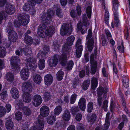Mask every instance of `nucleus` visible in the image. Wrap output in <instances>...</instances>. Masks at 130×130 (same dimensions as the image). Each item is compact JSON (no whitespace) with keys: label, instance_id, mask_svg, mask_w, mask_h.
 Here are the masks:
<instances>
[{"label":"nucleus","instance_id":"nucleus-51","mask_svg":"<svg viewBox=\"0 0 130 130\" xmlns=\"http://www.w3.org/2000/svg\"><path fill=\"white\" fill-rule=\"evenodd\" d=\"M73 65L74 63L72 60H71L69 61L67 63V69L69 70L71 69L73 67Z\"/></svg>","mask_w":130,"mask_h":130},{"label":"nucleus","instance_id":"nucleus-54","mask_svg":"<svg viewBox=\"0 0 130 130\" xmlns=\"http://www.w3.org/2000/svg\"><path fill=\"white\" fill-rule=\"evenodd\" d=\"M53 46L56 50L58 49L59 48L60 45L57 41L56 40L54 41L53 43Z\"/></svg>","mask_w":130,"mask_h":130},{"label":"nucleus","instance_id":"nucleus-55","mask_svg":"<svg viewBox=\"0 0 130 130\" xmlns=\"http://www.w3.org/2000/svg\"><path fill=\"white\" fill-rule=\"evenodd\" d=\"M110 125V123L109 121H107V120H105V123L104 124V130H107L109 127Z\"/></svg>","mask_w":130,"mask_h":130},{"label":"nucleus","instance_id":"nucleus-27","mask_svg":"<svg viewBox=\"0 0 130 130\" xmlns=\"http://www.w3.org/2000/svg\"><path fill=\"white\" fill-rule=\"evenodd\" d=\"M5 125L8 130H11L13 126V123L11 120L8 119L6 122Z\"/></svg>","mask_w":130,"mask_h":130},{"label":"nucleus","instance_id":"nucleus-4","mask_svg":"<svg viewBox=\"0 0 130 130\" xmlns=\"http://www.w3.org/2000/svg\"><path fill=\"white\" fill-rule=\"evenodd\" d=\"M92 32L90 29L88 30V34L86 38V45L87 46L88 51L91 52L93 47L94 39L92 37Z\"/></svg>","mask_w":130,"mask_h":130},{"label":"nucleus","instance_id":"nucleus-60","mask_svg":"<svg viewBox=\"0 0 130 130\" xmlns=\"http://www.w3.org/2000/svg\"><path fill=\"white\" fill-rule=\"evenodd\" d=\"M83 18L84 20V24L86 26H87L89 25V22L87 21V22L86 19V14H84L83 16Z\"/></svg>","mask_w":130,"mask_h":130},{"label":"nucleus","instance_id":"nucleus-58","mask_svg":"<svg viewBox=\"0 0 130 130\" xmlns=\"http://www.w3.org/2000/svg\"><path fill=\"white\" fill-rule=\"evenodd\" d=\"M14 26L16 27H19L21 25L20 22L19 21V19L18 20H15L14 22Z\"/></svg>","mask_w":130,"mask_h":130},{"label":"nucleus","instance_id":"nucleus-17","mask_svg":"<svg viewBox=\"0 0 130 130\" xmlns=\"http://www.w3.org/2000/svg\"><path fill=\"white\" fill-rule=\"evenodd\" d=\"M5 11L8 14H13L15 11L14 7L11 4H7L5 6Z\"/></svg>","mask_w":130,"mask_h":130},{"label":"nucleus","instance_id":"nucleus-22","mask_svg":"<svg viewBox=\"0 0 130 130\" xmlns=\"http://www.w3.org/2000/svg\"><path fill=\"white\" fill-rule=\"evenodd\" d=\"M86 100L83 98L80 99L78 103V105L80 109L82 111H84L86 107Z\"/></svg>","mask_w":130,"mask_h":130},{"label":"nucleus","instance_id":"nucleus-44","mask_svg":"<svg viewBox=\"0 0 130 130\" xmlns=\"http://www.w3.org/2000/svg\"><path fill=\"white\" fill-rule=\"evenodd\" d=\"M79 110V109L77 106H73L71 109V113L73 115H75L76 113Z\"/></svg>","mask_w":130,"mask_h":130},{"label":"nucleus","instance_id":"nucleus-31","mask_svg":"<svg viewBox=\"0 0 130 130\" xmlns=\"http://www.w3.org/2000/svg\"><path fill=\"white\" fill-rule=\"evenodd\" d=\"M25 42L28 45L31 44L33 42V40L31 37L29 36H26L24 39Z\"/></svg>","mask_w":130,"mask_h":130},{"label":"nucleus","instance_id":"nucleus-50","mask_svg":"<svg viewBox=\"0 0 130 130\" xmlns=\"http://www.w3.org/2000/svg\"><path fill=\"white\" fill-rule=\"evenodd\" d=\"M91 73L92 74H94L96 71L97 64H91Z\"/></svg>","mask_w":130,"mask_h":130},{"label":"nucleus","instance_id":"nucleus-59","mask_svg":"<svg viewBox=\"0 0 130 130\" xmlns=\"http://www.w3.org/2000/svg\"><path fill=\"white\" fill-rule=\"evenodd\" d=\"M108 101L106 100L104 101L103 105V108L104 109L105 111H107V108L108 106Z\"/></svg>","mask_w":130,"mask_h":130},{"label":"nucleus","instance_id":"nucleus-52","mask_svg":"<svg viewBox=\"0 0 130 130\" xmlns=\"http://www.w3.org/2000/svg\"><path fill=\"white\" fill-rule=\"evenodd\" d=\"M86 12L88 17L90 18L91 17V7L90 6L88 7L86 9Z\"/></svg>","mask_w":130,"mask_h":130},{"label":"nucleus","instance_id":"nucleus-49","mask_svg":"<svg viewBox=\"0 0 130 130\" xmlns=\"http://www.w3.org/2000/svg\"><path fill=\"white\" fill-rule=\"evenodd\" d=\"M93 103L91 102H89L87 105V111L88 112L90 113L92 112L93 108Z\"/></svg>","mask_w":130,"mask_h":130},{"label":"nucleus","instance_id":"nucleus-39","mask_svg":"<svg viewBox=\"0 0 130 130\" xmlns=\"http://www.w3.org/2000/svg\"><path fill=\"white\" fill-rule=\"evenodd\" d=\"M90 83V80H86L82 84V88L85 90H87L89 85Z\"/></svg>","mask_w":130,"mask_h":130},{"label":"nucleus","instance_id":"nucleus-61","mask_svg":"<svg viewBox=\"0 0 130 130\" xmlns=\"http://www.w3.org/2000/svg\"><path fill=\"white\" fill-rule=\"evenodd\" d=\"M82 117V115L81 114L78 113L76 116V119L77 121H79L81 120Z\"/></svg>","mask_w":130,"mask_h":130},{"label":"nucleus","instance_id":"nucleus-46","mask_svg":"<svg viewBox=\"0 0 130 130\" xmlns=\"http://www.w3.org/2000/svg\"><path fill=\"white\" fill-rule=\"evenodd\" d=\"M77 95L76 94L74 93L71 96L70 99V103L71 104L74 103L76 99Z\"/></svg>","mask_w":130,"mask_h":130},{"label":"nucleus","instance_id":"nucleus-25","mask_svg":"<svg viewBox=\"0 0 130 130\" xmlns=\"http://www.w3.org/2000/svg\"><path fill=\"white\" fill-rule=\"evenodd\" d=\"M114 22L111 23V26L113 28H114V26L117 27L119 23L118 12H114Z\"/></svg>","mask_w":130,"mask_h":130},{"label":"nucleus","instance_id":"nucleus-40","mask_svg":"<svg viewBox=\"0 0 130 130\" xmlns=\"http://www.w3.org/2000/svg\"><path fill=\"white\" fill-rule=\"evenodd\" d=\"M63 72L61 70H60L57 74V79L59 81L63 79Z\"/></svg>","mask_w":130,"mask_h":130},{"label":"nucleus","instance_id":"nucleus-42","mask_svg":"<svg viewBox=\"0 0 130 130\" xmlns=\"http://www.w3.org/2000/svg\"><path fill=\"white\" fill-rule=\"evenodd\" d=\"M62 110V108L60 106H57L55 108L54 110V113L55 115H59Z\"/></svg>","mask_w":130,"mask_h":130},{"label":"nucleus","instance_id":"nucleus-5","mask_svg":"<svg viewBox=\"0 0 130 130\" xmlns=\"http://www.w3.org/2000/svg\"><path fill=\"white\" fill-rule=\"evenodd\" d=\"M37 60L34 57L32 56L26 59V65L27 67L31 70H35L37 67L36 64Z\"/></svg>","mask_w":130,"mask_h":130},{"label":"nucleus","instance_id":"nucleus-14","mask_svg":"<svg viewBox=\"0 0 130 130\" xmlns=\"http://www.w3.org/2000/svg\"><path fill=\"white\" fill-rule=\"evenodd\" d=\"M22 89L24 91L31 92L32 91V87L31 83L26 82L23 83L22 85Z\"/></svg>","mask_w":130,"mask_h":130},{"label":"nucleus","instance_id":"nucleus-64","mask_svg":"<svg viewBox=\"0 0 130 130\" xmlns=\"http://www.w3.org/2000/svg\"><path fill=\"white\" fill-rule=\"evenodd\" d=\"M105 31L107 37H110V38L111 37V35L108 29H105Z\"/></svg>","mask_w":130,"mask_h":130},{"label":"nucleus","instance_id":"nucleus-16","mask_svg":"<svg viewBox=\"0 0 130 130\" xmlns=\"http://www.w3.org/2000/svg\"><path fill=\"white\" fill-rule=\"evenodd\" d=\"M20 61V59L17 56H12L11 59V63L12 67L13 69H16L19 67L18 64L17 62H18Z\"/></svg>","mask_w":130,"mask_h":130},{"label":"nucleus","instance_id":"nucleus-37","mask_svg":"<svg viewBox=\"0 0 130 130\" xmlns=\"http://www.w3.org/2000/svg\"><path fill=\"white\" fill-rule=\"evenodd\" d=\"M56 119V116L51 115L47 118V122L50 124H52L54 123Z\"/></svg>","mask_w":130,"mask_h":130},{"label":"nucleus","instance_id":"nucleus-8","mask_svg":"<svg viewBox=\"0 0 130 130\" xmlns=\"http://www.w3.org/2000/svg\"><path fill=\"white\" fill-rule=\"evenodd\" d=\"M107 89L106 88L100 87L98 89V104L100 106L101 104V99L107 93Z\"/></svg>","mask_w":130,"mask_h":130},{"label":"nucleus","instance_id":"nucleus-7","mask_svg":"<svg viewBox=\"0 0 130 130\" xmlns=\"http://www.w3.org/2000/svg\"><path fill=\"white\" fill-rule=\"evenodd\" d=\"M75 39V37L72 35L68 37L66 40V43L62 48L63 50L64 51H68L70 49V46L73 44Z\"/></svg>","mask_w":130,"mask_h":130},{"label":"nucleus","instance_id":"nucleus-2","mask_svg":"<svg viewBox=\"0 0 130 130\" xmlns=\"http://www.w3.org/2000/svg\"><path fill=\"white\" fill-rule=\"evenodd\" d=\"M59 58V61L62 66H64L67 61V56L66 54H62L60 57L57 55H54L52 59L50 60L49 61V65L51 67L55 66L58 64V60Z\"/></svg>","mask_w":130,"mask_h":130},{"label":"nucleus","instance_id":"nucleus-24","mask_svg":"<svg viewBox=\"0 0 130 130\" xmlns=\"http://www.w3.org/2000/svg\"><path fill=\"white\" fill-rule=\"evenodd\" d=\"M44 53L41 52H40L37 54V57L40 58H43L45 55L49 51V48L48 46H44L43 48Z\"/></svg>","mask_w":130,"mask_h":130},{"label":"nucleus","instance_id":"nucleus-56","mask_svg":"<svg viewBox=\"0 0 130 130\" xmlns=\"http://www.w3.org/2000/svg\"><path fill=\"white\" fill-rule=\"evenodd\" d=\"M102 73L104 77H107L109 75L108 72H107L105 68H103L102 69Z\"/></svg>","mask_w":130,"mask_h":130},{"label":"nucleus","instance_id":"nucleus-26","mask_svg":"<svg viewBox=\"0 0 130 130\" xmlns=\"http://www.w3.org/2000/svg\"><path fill=\"white\" fill-rule=\"evenodd\" d=\"M32 79L34 82L37 84L40 83L42 80L41 76L39 75L36 74H35L33 75Z\"/></svg>","mask_w":130,"mask_h":130},{"label":"nucleus","instance_id":"nucleus-48","mask_svg":"<svg viewBox=\"0 0 130 130\" xmlns=\"http://www.w3.org/2000/svg\"><path fill=\"white\" fill-rule=\"evenodd\" d=\"M22 117V114L20 112L18 111L15 114V118L17 120H21Z\"/></svg>","mask_w":130,"mask_h":130},{"label":"nucleus","instance_id":"nucleus-53","mask_svg":"<svg viewBox=\"0 0 130 130\" xmlns=\"http://www.w3.org/2000/svg\"><path fill=\"white\" fill-rule=\"evenodd\" d=\"M1 98L3 99H4L7 95V92L6 91H2V92L0 93Z\"/></svg>","mask_w":130,"mask_h":130},{"label":"nucleus","instance_id":"nucleus-19","mask_svg":"<svg viewBox=\"0 0 130 130\" xmlns=\"http://www.w3.org/2000/svg\"><path fill=\"white\" fill-rule=\"evenodd\" d=\"M97 56V48H95L94 54H92L90 56V62L91 64H97L96 58Z\"/></svg>","mask_w":130,"mask_h":130},{"label":"nucleus","instance_id":"nucleus-28","mask_svg":"<svg viewBox=\"0 0 130 130\" xmlns=\"http://www.w3.org/2000/svg\"><path fill=\"white\" fill-rule=\"evenodd\" d=\"M70 117L69 111L68 110H66L63 114L62 118L64 120L68 121L70 119Z\"/></svg>","mask_w":130,"mask_h":130},{"label":"nucleus","instance_id":"nucleus-29","mask_svg":"<svg viewBox=\"0 0 130 130\" xmlns=\"http://www.w3.org/2000/svg\"><path fill=\"white\" fill-rule=\"evenodd\" d=\"M54 10L56 9V15L60 18H62L63 16V13L62 12L61 8H58V7L56 6H54Z\"/></svg>","mask_w":130,"mask_h":130},{"label":"nucleus","instance_id":"nucleus-38","mask_svg":"<svg viewBox=\"0 0 130 130\" xmlns=\"http://www.w3.org/2000/svg\"><path fill=\"white\" fill-rule=\"evenodd\" d=\"M109 13L107 10L105 11V13L104 21L105 23L108 26L109 25Z\"/></svg>","mask_w":130,"mask_h":130},{"label":"nucleus","instance_id":"nucleus-63","mask_svg":"<svg viewBox=\"0 0 130 130\" xmlns=\"http://www.w3.org/2000/svg\"><path fill=\"white\" fill-rule=\"evenodd\" d=\"M101 38L102 40V45L105 46L107 44V42L106 40L104 39L103 35L101 36Z\"/></svg>","mask_w":130,"mask_h":130},{"label":"nucleus","instance_id":"nucleus-20","mask_svg":"<svg viewBox=\"0 0 130 130\" xmlns=\"http://www.w3.org/2000/svg\"><path fill=\"white\" fill-rule=\"evenodd\" d=\"M10 93L12 97L15 99H17L19 96V92L15 88H12L10 90Z\"/></svg>","mask_w":130,"mask_h":130},{"label":"nucleus","instance_id":"nucleus-36","mask_svg":"<svg viewBox=\"0 0 130 130\" xmlns=\"http://www.w3.org/2000/svg\"><path fill=\"white\" fill-rule=\"evenodd\" d=\"M6 78L9 82L12 81L14 79V76L13 74L10 72L7 73L6 76Z\"/></svg>","mask_w":130,"mask_h":130},{"label":"nucleus","instance_id":"nucleus-43","mask_svg":"<svg viewBox=\"0 0 130 130\" xmlns=\"http://www.w3.org/2000/svg\"><path fill=\"white\" fill-rule=\"evenodd\" d=\"M23 111L24 114L27 116L30 115L31 113V111L30 109L26 107L24 108Z\"/></svg>","mask_w":130,"mask_h":130},{"label":"nucleus","instance_id":"nucleus-35","mask_svg":"<svg viewBox=\"0 0 130 130\" xmlns=\"http://www.w3.org/2000/svg\"><path fill=\"white\" fill-rule=\"evenodd\" d=\"M6 54L5 48L2 46H0V57H4Z\"/></svg>","mask_w":130,"mask_h":130},{"label":"nucleus","instance_id":"nucleus-9","mask_svg":"<svg viewBox=\"0 0 130 130\" xmlns=\"http://www.w3.org/2000/svg\"><path fill=\"white\" fill-rule=\"evenodd\" d=\"M81 42V39H78L75 45V46L77 48L76 51V55L77 57L78 58L81 57L83 49V46L80 45Z\"/></svg>","mask_w":130,"mask_h":130},{"label":"nucleus","instance_id":"nucleus-1","mask_svg":"<svg viewBox=\"0 0 130 130\" xmlns=\"http://www.w3.org/2000/svg\"><path fill=\"white\" fill-rule=\"evenodd\" d=\"M55 12L53 10L49 9L46 13L44 14L41 16L42 24L38 27V34L42 38L47 36H52L54 33L55 28L52 26L47 27L46 25L50 24L52 21V18L54 16Z\"/></svg>","mask_w":130,"mask_h":130},{"label":"nucleus","instance_id":"nucleus-30","mask_svg":"<svg viewBox=\"0 0 130 130\" xmlns=\"http://www.w3.org/2000/svg\"><path fill=\"white\" fill-rule=\"evenodd\" d=\"M38 67L40 70L43 69L45 66V60L43 59H39L38 62Z\"/></svg>","mask_w":130,"mask_h":130},{"label":"nucleus","instance_id":"nucleus-41","mask_svg":"<svg viewBox=\"0 0 130 130\" xmlns=\"http://www.w3.org/2000/svg\"><path fill=\"white\" fill-rule=\"evenodd\" d=\"M113 3V12H117L118 7V1L112 2Z\"/></svg>","mask_w":130,"mask_h":130},{"label":"nucleus","instance_id":"nucleus-18","mask_svg":"<svg viewBox=\"0 0 130 130\" xmlns=\"http://www.w3.org/2000/svg\"><path fill=\"white\" fill-rule=\"evenodd\" d=\"M27 91L24 92L22 96V98L23 101L24 102L28 103L31 100V96L30 93Z\"/></svg>","mask_w":130,"mask_h":130},{"label":"nucleus","instance_id":"nucleus-13","mask_svg":"<svg viewBox=\"0 0 130 130\" xmlns=\"http://www.w3.org/2000/svg\"><path fill=\"white\" fill-rule=\"evenodd\" d=\"M28 68L23 69L20 72V75L22 79L26 80L28 79L29 75Z\"/></svg>","mask_w":130,"mask_h":130},{"label":"nucleus","instance_id":"nucleus-23","mask_svg":"<svg viewBox=\"0 0 130 130\" xmlns=\"http://www.w3.org/2000/svg\"><path fill=\"white\" fill-rule=\"evenodd\" d=\"M27 1L28 2L26 3L23 7V10L25 11H28L31 8V6L35 5L34 3H32L33 0H27Z\"/></svg>","mask_w":130,"mask_h":130},{"label":"nucleus","instance_id":"nucleus-33","mask_svg":"<svg viewBox=\"0 0 130 130\" xmlns=\"http://www.w3.org/2000/svg\"><path fill=\"white\" fill-rule=\"evenodd\" d=\"M123 80V84L126 88L128 87L129 86V80L127 75H124L122 78Z\"/></svg>","mask_w":130,"mask_h":130},{"label":"nucleus","instance_id":"nucleus-6","mask_svg":"<svg viewBox=\"0 0 130 130\" xmlns=\"http://www.w3.org/2000/svg\"><path fill=\"white\" fill-rule=\"evenodd\" d=\"M72 27L71 24H63L60 29V34L62 35H69L72 31Z\"/></svg>","mask_w":130,"mask_h":130},{"label":"nucleus","instance_id":"nucleus-3","mask_svg":"<svg viewBox=\"0 0 130 130\" xmlns=\"http://www.w3.org/2000/svg\"><path fill=\"white\" fill-rule=\"evenodd\" d=\"M13 28L12 25V24L9 23H8V27L6 29L7 32L10 30L8 34V37L9 40L12 41V42H15L17 38V33L14 31L12 30Z\"/></svg>","mask_w":130,"mask_h":130},{"label":"nucleus","instance_id":"nucleus-32","mask_svg":"<svg viewBox=\"0 0 130 130\" xmlns=\"http://www.w3.org/2000/svg\"><path fill=\"white\" fill-rule=\"evenodd\" d=\"M88 116V121L91 123L92 124L95 121L97 117L95 113H93L90 116Z\"/></svg>","mask_w":130,"mask_h":130},{"label":"nucleus","instance_id":"nucleus-47","mask_svg":"<svg viewBox=\"0 0 130 130\" xmlns=\"http://www.w3.org/2000/svg\"><path fill=\"white\" fill-rule=\"evenodd\" d=\"M6 112V109L4 107L0 106V117L4 116Z\"/></svg>","mask_w":130,"mask_h":130},{"label":"nucleus","instance_id":"nucleus-57","mask_svg":"<svg viewBox=\"0 0 130 130\" xmlns=\"http://www.w3.org/2000/svg\"><path fill=\"white\" fill-rule=\"evenodd\" d=\"M77 130H84L85 129L83 124L81 123L78 124L77 126Z\"/></svg>","mask_w":130,"mask_h":130},{"label":"nucleus","instance_id":"nucleus-15","mask_svg":"<svg viewBox=\"0 0 130 130\" xmlns=\"http://www.w3.org/2000/svg\"><path fill=\"white\" fill-rule=\"evenodd\" d=\"M40 113L41 115L43 117L47 116L49 113V108L46 106H42L40 109Z\"/></svg>","mask_w":130,"mask_h":130},{"label":"nucleus","instance_id":"nucleus-21","mask_svg":"<svg viewBox=\"0 0 130 130\" xmlns=\"http://www.w3.org/2000/svg\"><path fill=\"white\" fill-rule=\"evenodd\" d=\"M53 80V76L50 74H47L44 77V82L45 84L46 85H50L52 83Z\"/></svg>","mask_w":130,"mask_h":130},{"label":"nucleus","instance_id":"nucleus-11","mask_svg":"<svg viewBox=\"0 0 130 130\" xmlns=\"http://www.w3.org/2000/svg\"><path fill=\"white\" fill-rule=\"evenodd\" d=\"M29 16L26 14L21 15L19 16V21L21 25H25L28 24L29 22Z\"/></svg>","mask_w":130,"mask_h":130},{"label":"nucleus","instance_id":"nucleus-10","mask_svg":"<svg viewBox=\"0 0 130 130\" xmlns=\"http://www.w3.org/2000/svg\"><path fill=\"white\" fill-rule=\"evenodd\" d=\"M43 123V119L38 118L36 125L34 127H31L30 130H43L44 126Z\"/></svg>","mask_w":130,"mask_h":130},{"label":"nucleus","instance_id":"nucleus-62","mask_svg":"<svg viewBox=\"0 0 130 130\" xmlns=\"http://www.w3.org/2000/svg\"><path fill=\"white\" fill-rule=\"evenodd\" d=\"M5 107L6 109L7 112H9L11 109V105L9 104H8L6 105Z\"/></svg>","mask_w":130,"mask_h":130},{"label":"nucleus","instance_id":"nucleus-45","mask_svg":"<svg viewBox=\"0 0 130 130\" xmlns=\"http://www.w3.org/2000/svg\"><path fill=\"white\" fill-rule=\"evenodd\" d=\"M44 96L45 100L48 101L51 99L52 95L49 92H46L44 93Z\"/></svg>","mask_w":130,"mask_h":130},{"label":"nucleus","instance_id":"nucleus-12","mask_svg":"<svg viewBox=\"0 0 130 130\" xmlns=\"http://www.w3.org/2000/svg\"><path fill=\"white\" fill-rule=\"evenodd\" d=\"M32 99L33 101V104L35 106H38L41 104L42 99L40 95L38 94L34 95Z\"/></svg>","mask_w":130,"mask_h":130},{"label":"nucleus","instance_id":"nucleus-34","mask_svg":"<svg viewBox=\"0 0 130 130\" xmlns=\"http://www.w3.org/2000/svg\"><path fill=\"white\" fill-rule=\"evenodd\" d=\"M97 79L96 78L93 77L91 80L92 88L94 90H95L97 85Z\"/></svg>","mask_w":130,"mask_h":130}]
</instances>
